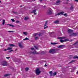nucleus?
Returning <instances> with one entry per match:
<instances>
[{"mask_svg": "<svg viewBox=\"0 0 78 78\" xmlns=\"http://www.w3.org/2000/svg\"><path fill=\"white\" fill-rule=\"evenodd\" d=\"M11 20L12 21V22H14V21H15V20H14L13 19H11Z\"/></svg>", "mask_w": 78, "mask_h": 78, "instance_id": "nucleus-34", "label": "nucleus"}, {"mask_svg": "<svg viewBox=\"0 0 78 78\" xmlns=\"http://www.w3.org/2000/svg\"><path fill=\"white\" fill-rule=\"evenodd\" d=\"M53 75H54V76L56 75V72H55L54 73H53Z\"/></svg>", "mask_w": 78, "mask_h": 78, "instance_id": "nucleus-29", "label": "nucleus"}, {"mask_svg": "<svg viewBox=\"0 0 78 78\" xmlns=\"http://www.w3.org/2000/svg\"><path fill=\"white\" fill-rule=\"evenodd\" d=\"M43 34L42 33H40L39 34H38V36H42V35Z\"/></svg>", "mask_w": 78, "mask_h": 78, "instance_id": "nucleus-30", "label": "nucleus"}, {"mask_svg": "<svg viewBox=\"0 0 78 78\" xmlns=\"http://www.w3.org/2000/svg\"><path fill=\"white\" fill-rule=\"evenodd\" d=\"M5 20H3L2 21V25H4V24H5Z\"/></svg>", "mask_w": 78, "mask_h": 78, "instance_id": "nucleus-14", "label": "nucleus"}, {"mask_svg": "<svg viewBox=\"0 0 78 78\" xmlns=\"http://www.w3.org/2000/svg\"><path fill=\"white\" fill-rule=\"evenodd\" d=\"M69 0H67V2H69Z\"/></svg>", "mask_w": 78, "mask_h": 78, "instance_id": "nucleus-49", "label": "nucleus"}, {"mask_svg": "<svg viewBox=\"0 0 78 78\" xmlns=\"http://www.w3.org/2000/svg\"><path fill=\"white\" fill-rule=\"evenodd\" d=\"M75 1H76L77 2H78V0H74Z\"/></svg>", "mask_w": 78, "mask_h": 78, "instance_id": "nucleus-44", "label": "nucleus"}, {"mask_svg": "<svg viewBox=\"0 0 78 78\" xmlns=\"http://www.w3.org/2000/svg\"><path fill=\"white\" fill-rule=\"evenodd\" d=\"M6 50H7V49H4V51H6Z\"/></svg>", "mask_w": 78, "mask_h": 78, "instance_id": "nucleus-43", "label": "nucleus"}, {"mask_svg": "<svg viewBox=\"0 0 78 78\" xmlns=\"http://www.w3.org/2000/svg\"><path fill=\"white\" fill-rule=\"evenodd\" d=\"M70 36H76V33H73Z\"/></svg>", "mask_w": 78, "mask_h": 78, "instance_id": "nucleus-9", "label": "nucleus"}, {"mask_svg": "<svg viewBox=\"0 0 78 78\" xmlns=\"http://www.w3.org/2000/svg\"><path fill=\"white\" fill-rule=\"evenodd\" d=\"M7 25H9V26H11V27H14V25H11V24H7Z\"/></svg>", "mask_w": 78, "mask_h": 78, "instance_id": "nucleus-25", "label": "nucleus"}, {"mask_svg": "<svg viewBox=\"0 0 78 78\" xmlns=\"http://www.w3.org/2000/svg\"><path fill=\"white\" fill-rule=\"evenodd\" d=\"M7 50H12V48H8L7 49Z\"/></svg>", "mask_w": 78, "mask_h": 78, "instance_id": "nucleus-22", "label": "nucleus"}, {"mask_svg": "<svg viewBox=\"0 0 78 78\" xmlns=\"http://www.w3.org/2000/svg\"><path fill=\"white\" fill-rule=\"evenodd\" d=\"M25 40H29V38L26 37L25 38V39H23V41H25Z\"/></svg>", "mask_w": 78, "mask_h": 78, "instance_id": "nucleus-20", "label": "nucleus"}, {"mask_svg": "<svg viewBox=\"0 0 78 78\" xmlns=\"http://www.w3.org/2000/svg\"><path fill=\"white\" fill-rule=\"evenodd\" d=\"M18 44L20 48H23V44H22L21 43H19Z\"/></svg>", "mask_w": 78, "mask_h": 78, "instance_id": "nucleus-7", "label": "nucleus"}, {"mask_svg": "<svg viewBox=\"0 0 78 78\" xmlns=\"http://www.w3.org/2000/svg\"><path fill=\"white\" fill-rule=\"evenodd\" d=\"M16 23H20V22L19 20H17L16 21Z\"/></svg>", "mask_w": 78, "mask_h": 78, "instance_id": "nucleus-38", "label": "nucleus"}, {"mask_svg": "<svg viewBox=\"0 0 78 78\" xmlns=\"http://www.w3.org/2000/svg\"><path fill=\"white\" fill-rule=\"evenodd\" d=\"M58 39H65V37H58Z\"/></svg>", "mask_w": 78, "mask_h": 78, "instance_id": "nucleus-13", "label": "nucleus"}, {"mask_svg": "<svg viewBox=\"0 0 78 78\" xmlns=\"http://www.w3.org/2000/svg\"><path fill=\"white\" fill-rule=\"evenodd\" d=\"M0 3H1V1H0Z\"/></svg>", "mask_w": 78, "mask_h": 78, "instance_id": "nucleus-51", "label": "nucleus"}, {"mask_svg": "<svg viewBox=\"0 0 78 78\" xmlns=\"http://www.w3.org/2000/svg\"><path fill=\"white\" fill-rule=\"evenodd\" d=\"M23 33L24 35H27L28 34V33L27 32H23Z\"/></svg>", "mask_w": 78, "mask_h": 78, "instance_id": "nucleus-16", "label": "nucleus"}, {"mask_svg": "<svg viewBox=\"0 0 78 78\" xmlns=\"http://www.w3.org/2000/svg\"><path fill=\"white\" fill-rule=\"evenodd\" d=\"M31 49V50H34L35 51V50H34V48H32Z\"/></svg>", "mask_w": 78, "mask_h": 78, "instance_id": "nucleus-39", "label": "nucleus"}, {"mask_svg": "<svg viewBox=\"0 0 78 78\" xmlns=\"http://www.w3.org/2000/svg\"><path fill=\"white\" fill-rule=\"evenodd\" d=\"M68 32H71V31H73V30H71L70 29H69L68 30Z\"/></svg>", "mask_w": 78, "mask_h": 78, "instance_id": "nucleus-26", "label": "nucleus"}, {"mask_svg": "<svg viewBox=\"0 0 78 78\" xmlns=\"http://www.w3.org/2000/svg\"><path fill=\"white\" fill-rule=\"evenodd\" d=\"M52 10L51 9H50L47 11V14H52Z\"/></svg>", "mask_w": 78, "mask_h": 78, "instance_id": "nucleus-4", "label": "nucleus"}, {"mask_svg": "<svg viewBox=\"0 0 78 78\" xmlns=\"http://www.w3.org/2000/svg\"><path fill=\"white\" fill-rule=\"evenodd\" d=\"M47 21H46L45 24L44 25V27H46V26H47Z\"/></svg>", "mask_w": 78, "mask_h": 78, "instance_id": "nucleus-17", "label": "nucleus"}, {"mask_svg": "<svg viewBox=\"0 0 78 78\" xmlns=\"http://www.w3.org/2000/svg\"><path fill=\"white\" fill-rule=\"evenodd\" d=\"M48 28V26H46V27H44V29H45L46 28Z\"/></svg>", "mask_w": 78, "mask_h": 78, "instance_id": "nucleus-40", "label": "nucleus"}, {"mask_svg": "<svg viewBox=\"0 0 78 78\" xmlns=\"http://www.w3.org/2000/svg\"><path fill=\"white\" fill-rule=\"evenodd\" d=\"M42 0H40V2H42Z\"/></svg>", "mask_w": 78, "mask_h": 78, "instance_id": "nucleus-48", "label": "nucleus"}, {"mask_svg": "<svg viewBox=\"0 0 78 78\" xmlns=\"http://www.w3.org/2000/svg\"><path fill=\"white\" fill-rule=\"evenodd\" d=\"M20 7H22V5H21V6H20Z\"/></svg>", "mask_w": 78, "mask_h": 78, "instance_id": "nucleus-52", "label": "nucleus"}, {"mask_svg": "<svg viewBox=\"0 0 78 78\" xmlns=\"http://www.w3.org/2000/svg\"><path fill=\"white\" fill-rule=\"evenodd\" d=\"M60 3H61V1H57L56 3V4L57 5H60Z\"/></svg>", "mask_w": 78, "mask_h": 78, "instance_id": "nucleus-8", "label": "nucleus"}, {"mask_svg": "<svg viewBox=\"0 0 78 78\" xmlns=\"http://www.w3.org/2000/svg\"><path fill=\"white\" fill-rule=\"evenodd\" d=\"M52 32H50L51 34H52Z\"/></svg>", "mask_w": 78, "mask_h": 78, "instance_id": "nucleus-50", "label": "nucleus"}, {"mask_svg": "<svg viewBox=\"0 0 78 78\" xmlns=\"http://www.w3.org/2000/svg\"><path fill=\"white\" fill-rule=\"evenodd\" d=\"M73 58H74V59H76V58L78 59V57L77 56H75L74 57H73Z\"/></svg>", "mask_w": 78, "mask_h": 78, "instance_id": "nucleus-28", "label": "nucleus"}, {"mask_svg": "<svg viewBox=\"0 0 78 78\" xmlns=\"http://www.w3.org/2000/svg\"><path fill=\"white\" fill-rule=\"evenodd\" d=\"M10 75V74H5L4 75V77H6V76H9Z\"/></svg>", "mask_w": 78, "mask_h": 78, "instance_id": "nucleus-12", "label": "nucleus"}, {"mask_svg": "<svg viewBox=\"0 0 78 78\" xmlns=\"http://www.w3.org/2000/svg\"><path fill=\"white\" fill-rule=\"evenodd\" d=\"M59 20H57L55 21L54 22V23H56L57 24L59 23Z\"/></svg>", "mask_w": 78, "mask_h": 78, "instance_id": "nucleus-11", "label": "nucleus"}, {"mask_svg": "<svg viewBox=\"0 0 78 78\" xmlns=\"http://www.w3.org/2000/svg\"><path fill=\"white\" fill-rule=\"evenodd\" d=\"M7 32H9V33H13V32H14V31H7Z\"/></svg>", "mask_w": 78, "mask_h": 78, "instance_id": "nucleus-27", "label": "nucleus"}, {"mask_svg": "<svg viewBox=\"0 0 78 78\" xmlns=\"http://www.w3.org/2000/svg\"><path fill=\"white\" fill-rule=\"evenodd\" d=\"M32 53L33 54H38V53H39L37 52L36 51H35L34 52H33Z\"/></svg>", "mask_w": 78, "mask_h": 78, "instance_id": "nucleus-15", "label": "nucleus"}, {"mask_svg": "<svg viewBox=\"0 0 78 78\" xmlns=\"http://www.w3.org/2000/svg\"><path fill=\"white\" fill-rule=\"evenodd\" d=\"M36 11V10H34L32 11V13H34Z\"/></svg>", "mask_w": 78, "mask_h": 78, "instance_id": "nucleus-21", "label": "nucleus"}, {"mask_svg": "<svg viewBox=\"0 0 78 78\" xmlns=\"http://www.w3.org/2000/svg\"><path fill=\"white\" fill-rule=\"evenodd\" d=\"M51 44H52V45H56V43H52V42H51Z\"/></svg>", "mask_w": 78, "mask_h": 78, "instance_id": "nucleus-33", "label": "nucleus"}, {"mask_svg": "<svg viewBox=\"0 0 78 78\" xmlns=\"http://www.w3.org/2000/svg\"><path fill=\"white\" fill-rule=\"evenodd\" d=\"M64 13V12H60L58 13L57 14H55V16H59V15H64V16H67V14L65 13L64 14H63Z\"/></svg>", "mask_w": 78, "mask_h": 78, "instance_id": "nucleus-2", "label": "nucleus"}, {"mask_svg": "<svg viewBox=\"0 0 78 78\" xmlns=\"http://www.w3.org/2000/svg\"><path fill=\"white\" fill-rule=\"evenodd\" d=\"M29 18H28V17H26L25 19H24V20H28V19H29Z\"/></svg>", "mask_w": 78, "mask_h": 78, "instance_id": "nucleus-19", "label": "nucleus"}, {"mask_svg": "<svg viewBox=\"0 0 78 78\" xmlns=\"http://www.w3.org/2000/svg\"><path fill=\"white\" fill-rule=\"evenodd\" d=\"M1 64L3 66H6L8 65L6 62H3L1 63Z\"/></svg>", "mask_w": 78, "mask_h": 78, "instance_id": "nucleus-5", "label": "nucleus"}, {"mask_svg": "<svg viewBox=\"0 0 78 78\" xmlns=\"http://www.w3.org/2000/svg\"><path fill=\"white\" fill-rule=\"evenodd\" d=\"M38 38H39V37H35V40H37V39H38Z\"/></svg>", "mask_w": 78, "mask_h": 78, "instance_id": "nucleus-31", "label": "nucleus"}, {"mask_svg": "<svg viewBox=\"0 0 78 78\" xmlns=\"http://www.w3.org/2000/svg\"><path fill=\"white\" fill-rule=\"evenodd\" d=\"M29 70V68H26L25 69V71H28Z\"/></svg>", "mask_w": 78, "mask_h": 78, "instance_id": "nucleus-23", "label": "nucleus"}, {"mask_svg": "<svg viewBox=\"0 0 78 78\" xmlns=\"http://www.w3.org/2000/svg\"><path fill=\"white\" fill-rule=\"evenodd\" d=\"M36 12L34 13V15H36Z\"/></svg>", "mask_w": 78, "mask_h": 78, "instance_id": "nucleus-47", "label": "nucleus"}, {"mask_svg": "<svg viewBox=\"0 0 78 78\" xmlns=\"http://www.w3.org/2000/svg\"><path fill=\"white\" fill-rule=\"evenodd\" d=\"M65 45H60L57 46L58 48H64L65 47Z\"/></svg>", "mask_w": 78, "mask_h": 78, "instance_id": "nucleus-6", "label": "nucleus"}, {"mask_svg": "<svg viewBox=\"0 0 78 78\" xmlns=\"http://www.w3.org/2000/svg\"><path fill=\"white\" fill-rule=\"evenodd\" d=\"M44 66H45V67H47V65L45 64V65H44Z\"/></svg>", "mask_w": 78, "mask_h": 78, "instance_id": "nucleus-46", "label": "nucleus"}, {"mask_svg": "<svg viewBox=\"0 0 78 78\" xmlns=\"http://www.w3.org/2000/svg\"><path fill=\"white\" fill-rule=\"evenodd\" d=\"M59 50V49L58 48L56 49H51L49 51V53H52V54H54L55 53H58V51Z\"/></svg>", "mask_w": 78, "mask_h": 78, "instance_id": "nucleus-1", "label": "nucleus"}, {"mask_svg": "<svg viewBox=\"0 0 78 78\" xmlns=\"http://www.w3.org/2000/svg\"><path fill=\"white\" fill-rule=\"evenodd\" d=\"M13 51V50H11L9 51V52H11V51Z\"/></svg>", "mask_w": 78, "mask_h": 78, "instance_id": "nucleus-45", "label": "nucleus"}, {"mask_svg": "<svg viewBox=\"0 0 78 78\" xmlns=\"http://www.w3.org/2000/svg\"><path fill=\"white\" fill-rule=\"evenodd\" d=\"M73 62H75V60H72L70 62V63H72Z\"/></svg>", "mask_w": 78, "mask_h": 78, "instance_id": "nucleus-35", "label": "nucleus"}, {"mask_svg": "<svg viewBox=\"0 0 78 78\" xmlns=\"http://www.w3.org/2000/svg\"><path fill=\"white\" fill-rule=\"evenodd\" d=\"M60 42L61 43L64 42H65V41H67V39H66L65 40H60Z\"/></svg>", "mask_w": 78, "mask_h": 78, "instance_id": "nucleus-10", "label": "nucleus"}, {"mask_svg": "<svg viewBox=\"0 0 78 78\" xmlns=\"http://www.w3.org/2000/svg\"><path fill=\"white\" fill-rule=\"evenodd\" d=\"M78 44V41H77L76 42V43H74V45H75V44Z\"/></svg>", "mask_w": 78, "mask_h": 78, "instance_id": "nucleus-41", "label": "nucleus"}, {"mask_svg": "<svg viewBox=\"0 0 78 78\" xmlns=\"http://www.w3.org/2000/svg\"><path fill=\"white\" fill-rule=\"evenodd\" d=\"M32 53V52H30V53Z\"/></svg>", "mask_w": 78, "mask_h": 78, "instance_id": "nucleus-53", "label": "nucleus"}, {"mask_svg": "<svg viewBox=\"0 0 78 78\" xmlns=\"http://www.w3.org/2000/svg\"><path fill=\"white\" fill-rule=\"evenodd\" d=\"M6 59H9V58H10V57H6Z\"/></svg>", "mask_w": 78, "mask_h": 78, "instance_id": "nucleus-42", "label": "nucleus"}, {"mask_svg": "<svg viewBox=\"0 0 78 78\" xmlns=\"http://www.w3.org/2000/svg\"><path fill=\"white\" fill-rule=\"evenodd\" d=\"M34 47L36 48V49H38V48L36 47V46H34Z\"/></svg>", "mask_w": 78, "mask_h": 78, "instance_id": "nucleus-37", "label": "nucleus"}, {"mask_svg": "<svg viewBox=\"0 0 78 78\" xmlns=\"http://www.w3.org/2000/svg\"><path fill=\"white\" fill-rule=\"evenodd\" d=\"M49 74L51 75L52 74V71H50L49 72Z\"/></svg>", "mask_w": 78, "mask_h": 78, "instance_id": "nucleus-36", "label": "nucleus"}, {"mask_svg": "<svg viewBox=\"0 0 78 78\" xmlns=\"http://www.w3.org/2000/svg\"><path fill=\"white\" fill-rule=\"evenodd\" d=\"M34 36H38V34L37 33L34 34Z\"/></svg>", "mask_w": 78, "mask_h": 78, "instance_id": "nucleus-18", "label": "nucleus"}, {"mask_svg": "<svg viewBox=\"0 0 78 78\" xmlns=\"http://www.w3.org/2000/svg\"><path fill=\"white\" fill-rule=\"evenodd\" d=\"M9 46L10 47H14V45L13 44H9Z\"/></svg>", "mask_w": 78, "mask_h": 78, "instance_id": "nucleus-24", "label": "nucleus"}, {"mask_svg": "<svg viewBox=\"0 0 78 78\" xmlns=\"http://www.w3.org/2000/svg\"><path fill=\"white\" fill-rule=\"evenodd\" d=\"M73 9V6H72L71 7L70 9Z\"/></svg>", "mask_w": 78, "mask_h": 78, "instance_id": "nucleus-32", "label": "nucleus"}, {"mask_svg": "<svg viewBox=\"0 0 78 78\" xmlns=\"http://www.w3.org/2000/svg\"><path fill=\"white\" fill-rule=\"evenodd\" d=\"M41 72V71L39 70V68L37 69L36 70V75H39Z\"/></svg>", "mask_w": 78, "mask_h": 78, "instance_id": "nucleus-3", "label": "nucleus"}]
</instances>
